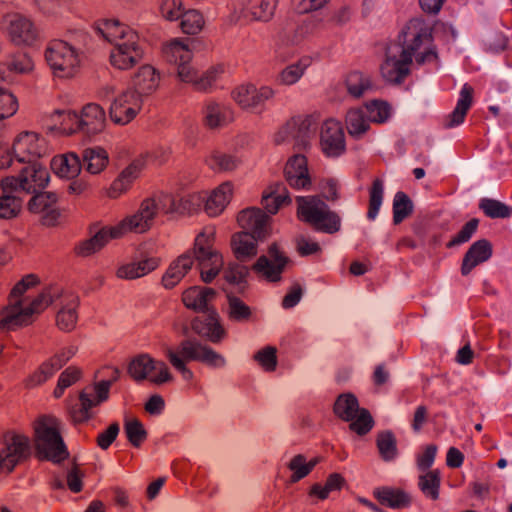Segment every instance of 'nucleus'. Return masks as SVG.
<instances>
[{
  "instance_id": "obj_1",
  "label": "nucleus",
  "mask_w": 512,
  "mask_h": 512,
  "mask_svg": "<svg viewBox=\"0 0 512 512\" xmlns=\"http://www.w3.org/2000/svg\"><path fill=\"white\" fill-rule=\"evenodd\" d=\"M39 283L35 274H28L11 289L8 304L2 309V328L14 330L33 322L34 316L40 314L53 302L58 303L56 324L63 331H71L78 320L77 308L80 304L78 294L57 286L45 288L32 300L23 298L25 292Z\"/></svg>"
},
{
  "instance_id": "obj_2",
  "label": "nucleus",
  "mask_w": 512,
  "mask_h": 512,
  "mask_svg": "<svg viewBox=\"0 0 512 512\" xmlns=\"http://www.w3.org/2000/svg\"><path fill=\"white\" fill-rule=\"evenodd\" d=\"M418 65L437 59L432 44V28L422 19L410 20L398 37V43L387 48L386 57L380 66L382 78L392 84H400L410 73L412 59Z\"/></svg>"
},
{
  "instance_id": "obj_3",
  "label": "nucleus",
  "mask_w": 512,
  "mask_h": 512,
  "mask_svg": "<svg viewBox=\"0 0 512 512\" xmlns=\"http://www.w3.org/2000/svg\"><path fill=\"white\" fill-rule=\"evenodd\" d=\"M12 169L18 174L2 178V219H11L20 213L21 194L41 191L50 180L49 172L39 163L17 165Z\"/></svg>"
},
{
  "instance_id": "obj_4",
  "label": "nucleus",
  "mask_w": 512,
  "mask_h": 512,
  "mask_svg": "<svg viewBox=\"0 0 512 512\" xmlns=\"http://www.w3.org/2000/svg\"><path fill=\"white\" fill-rule=\"evenodd\" d=\"M97 34L113 45L110 53L112 66L127 70L143 58L138 34L116 20H101L95 25Z\"/></svg>"
},
{
  "instance_id": "obj_5",
  "label": "nucleus",
  "mask_w": 512,
  "mask_h": 512,
  "mask_svg": "<svg viewBox=\"0 0 512 512\" xmlns=\"http://www.w3.org/2000/svg\"><path fill=\"white\" fill-rule=\"evenodd\" d=\"M165 354L171 365L187 381L192 380L194 377L193 372L186 365L187 362L198 361L216 369L224 368L227 364L222 354L202 344L197 339L182 340L177 349L168 348Z\"/></svg>"
},
{
  "instance_id": "obj_6",
  "label": "nucleus",
  "mask_w": 512,
  "mask_h": 512,
  "mask_svg": "<svg viewBox=\"0 0 512 512\" xmlns=\"http://www.w3.org/2000/svg\"><path fill=\"white\" fill-rule=\"evenodd\" d=\"M164 54L168 62L177 66L178 79L191 84L197 91H208L223 72L221 66H216L199 75L196 68L189 64L192 59L190 48L179 40H173L166 45Z\"/></svg>"
},
{
  "instance_id": "obj_7",
  "label": "nucleus",
  "mask_w": 512,
  "mask_h": 512,
  "mask_svg": "<svg viewBox=\"0 0 512 512\" xmlns=\"http://www.w3.org/2000/svg\"><path fill=\"white\" fill-rule=\"evenodd\" d=\"M61 422L53 415H41L33 423V441L37 455L54 463L67 458L68 451L60 434Z\"/></svg>"
},
{
  "instance_id": "obj_8",
  "label": "nucleus",
  "mask_w": 512,
  "mask_h": 512,
  "mask_svg": "<svg viewBox=\"0 0 512 512\" xmlns=\"http://www.w3.org/2000/svg\"><path fill=\"white\" fill-rule=\"evenodd\" d=\"M49 153L50 147L43 136L33 131H22L7 147L5 155H2V170L17 165L38 163L37 159Z\"/></svg>"
},
{
  "instance_id": "obj_9",
  "label": "nucleus",
  "mask_w": 512,
  "mask_h": 512,
  "mask_svg": "<svg viewBox=\"0 0 512 512\" xmlns=\"http://www.w3.org/2000/svg\"><path fill=\"white\" fill-rule=\"evenodd\" d=\"M298 217L316 230L333 234L340 230L341 219L329 209L327 204L317 196H299L296 198Z\"/></svg>"
},
{
  "instance_id": "obj_10",
  "label": "nucleus",
  "mask_w": 512,
  "mask_h": 512,
  "mask_svg": "<svg viewBox=\"0 0 512 512\" xmlns=\"http://www.w3.org/2000/svg\"><path fill=\"white\" fill-rule=\"evenodd\" d=\"M45 58L55 77L72 78L80 69L83 55L71 44L56 40L47 47Z\"/></svg>"
},
{
  "instance_id": "obj_11",
  "label": "nucleus",
  "mask_w": 512,
  "mask_h": 512,
  "mask_svg": "<svg viewBox=\"0 0 512 512\" xmlns=\"http://www.w3.org/2000/svg\"><path fill=\"white\" fill-rule=\"evenodd\" d=\"M160 211L158 199L147 198L143 200L135 212L112 226V237L120 239L128 233L142 234L147 232L153 226Z\"/></svg>"
},
{
  "instance_id": "obj_12",
  "label": "nucleus",
  "mask_w": 512,
  "mask_h": 512,
  "mask_svg": "<svg viewBox=\"0 0 512 512\" xmlns=\"http://www.w3.org/2000/svg\"><path fill=\"white\" fill-rule=\"evenodd\" d=\"M105 124L104 109L96 103H89L83 107L80 115L75 112L67 113L61 130L67 135L78 131L86 135H95L103 131Z\"/></svg>"
},
{
  "instance_id": "obj_13",
  "label": "nucleus",
  "mask_w": 512,
  "mask_h": 512,
  "mask_svg": "<svg viewBox=\"0 0 512 512\" xmlns=\"http://www.w3.org/2000/svg\"><path fill=\"white\" fill-rule=\"evenodd\" d=\"M213 236V231H203L197 235L194 243V255L205 283H211L224 264L221 254L213 248Z\"/></svg>"
},
{
  "instance_id": "obj_14",
  "label": "nucleus",
  "mask_w": 512,
  "mask_h": 512,
  "mask_svg": "<svg viewBox=\"0 0 512 512\" xmlns=\"http://www.w3.org/2000/svg\"><path fill=\"white\" fill-rule=\"evenodd\" d=\"M334 413L342 420L350 422V429L359 435L366 434L373 427L369 411L359 407L358 400L352 393H343L337 397Z\"/></svg>"
},
{
  "instance_id": "obj_15",
  "label": "nucleus",
  "mask_w": 512,
  "mask_h": 512,
  "mask_svg": "<svg viewBox=\"0 0 512 512\" xmlns=\"http://www.w3.org/2000/svg\"><path fill=\"white\" fill-rule=\"evenodd\" d=\"M128 374L137 382L150 380L161 385L173 379L167 364L153 359L149 354H139L131 359L128 365Z\"/></svg>"
},
{
  "instance_id": "obj_16",
  "label": "nucleus",
  "mask_w": 512,
  "mask_h": 512,
  "mask_svg": "<svg viewBox=\"0 0 512 512\" xmlns=\"http://www.w3.org/2000/svg\"><path fill=\"white\" fill-rule=\"evenodd\" d=\"M30 439L16 431H8L2 436V472L10 473L29 458Z\"/></svg>"
},
{
  "instance_id": "obj_17",
  "label": "nucleus",
  "mask_w": 512,
  "mask_h": 512,
  "mask_svg": "<svg viewBox=\"0 0 512 512\" xmlns=\"http://www.w3.org/2000/svg\"><path fill=\"white\" fill-rule=\"evenodd\" d=\"M289 263V257L276 243H272L267 254L261 255L253 264L252 270L264 280L277 283L282 280V274Z\"/></svg>"
},
{
  "instance_id": "obj_18",
  "label": "nucleus",
  "mask_w": 512,
  "mask_h": 512,
  "mask_svg": "<svg viewBox=\"0 0 512 512\" xmlns=\"http://www.w3.org/2000/svg\"><path fill=\"white\" fill-rule=\"evenodd\" d=\"M143 99L132 89H126L115 96L109 106V116L117 125H127L141 111Z\"/></svg>"
},
{
  "instance_id": "obj_19",
  "label": "nucleus",
  "mask_w": 512,
  "mask_h": 512,
  "mask_svg": "<svg viewBox=\"0 0 512 512\" xmlns=\"http://www.w3.org/2000/svg\"><path fill=\"white\" fill-rule=\"evenodd\" d=\"M320 145L327 157L337 158L346 150L342 125L334 119L326 120L320 131Z\"/></svg>"
},
{
  "instance_id": "obj_20",
  "label": "nucleus",
  "mask_w": 512,
  "mask_h": 512,
  "mask_svg": "<svg viewBox=\"0 0 512 512\" xmlns=\"http://www.w3.org/2000/svg\"><path fill=\"white\" fill-rule=\"evenodd\" d=\"M161 212L166 214H190L196 212L204 202V197L199 193L171 195L163 194L158 198Z\"/></svg>"
},
{
  "instance_id": "obj_21",
  "label": "nucleus",
  "mask_w": 512,
  "mask_h": 512,
  "mask_svg": "<svg viewBox=\"0 0 512 512\" xmlns=\"http://www.w3.org/2000/svg\"><path fill=\"white\" fill-rule=\"evenodd\" d=\"M111 383V381H102L96 384L90 391L83 390L80 393L79 400L81 407L72 414V418L75 422L88 420L91 417L89 413L90 409L108 399Z\"/></svg>"
},
{
  "instance_id": "obj_22",
  "label": "nucleus",
  "mask_w": 512,
  "mask_h": 512,
  "mask_svg": "<svg viewBox=\"0 0 512 512\" xmlns=\"http://www.w3.org/2000/svg\"><path fill=\"white\" fill-rule=\"evenodd\" d=\"M238 223L243 232L256 237V239L264 240L269 235V216H267L259 208H247L238 215Z\"/></svg>"
},
{
  "instance_id": "obj_23",
  "label": "nucleus",
  "mask_w": 512,
  "mask_h": 512,
  "mask_svg": "<svg viewBox=\"0 0 512 512\" xmlns=\"http://www.w3.org/2000/svg\"><path fill=\"white\" fill-rule=\"evenodd\" d=\"M274 91L267 86L257 89L254 85H241L232 92V98L243 109L252 110L260 107L272 98Z\"/></svg>"
},
{
  "instance_id": "obj_24",
  "label": "nucleus",
  "mask_w": 512,
  "mask_h": 512,
  "mask_svg": "<svg viewBox=\"0 0 512 512\" xmlns=\"http://www.w3.org/2000/svg\"><path fill=\"white\" fill-rule=\"evenodd\" d=\"M8 36L16 45H31L37 38L33 23L26 17L14 14L7 18Z\"/></svg>"
},
{
  "instance_id": "obj_25",
  "label": "nucleus",
  "mask_w": 512,
  "mask_h": 512,
  "mask_svg": "<svg viewBox=\"0 0 512 512\" xmlns=\"http://www.w3.org/2000/svg\"><path fill=\"white\" fill-rule=\"evenodd\" d=\"M34 196L28 202V209L32 213H41L45 225H54L59 217L56 208L57 195L53 192L33 193Z\"/></svg>"
},
{
  "instance_id": "obj_26",
  "label": "nucleus",
  "mask_w": 512,
  "mask_h": 512,
  "mask_svg": "<svg viewBox=\"0 0 512 512\" xmlns=\"http://www.w3.org/2000/svg\"><path fill=\"white\" fill-rule=\"evenodd\" d=\"M310 127V119L302 120L298 126L294 122H289L275 134L274 141L277 144H282L293 137L297 147L306 149L310 145V139L313 135Z\"/></svg>"
},
{
  "instance_id": "obj_27",
  "label": "nucleus",
  "mask_w": 512,
  "mask_h": 512,
  "mask_svg": "<svg viewBox=\"0 0 512 512\" xmlns=\"http://www.w3.org/2000/svg\"><path fill=\"white\" fill-rule=\"evenodd\" d=\"M284 175L287 183L295 189H309L311 179L308 173L305 156L296 154L286 163Z\"/></svg>"
},
{
  "instance_id": "obj_28",
  "label": "nucleus",
  "mask_w": 512,
  "mask_h": 512,
  "mask_svg": "<svg viewBox=\"0 0 512 512\" xmlns=\"http://www.w3.org/2000/svg\"><path fill=\"white\" fill-rule=\"evenodd\" d=\"M194 248L176 258L162 277V285L166 289L174 288L192 269L195 260Z\"/></svg>"
},
{
  "instance_id": "obj_29",
  "label": "nucleus",
  "mask_w": 512,
  "mask_h": 512,
  "mask_svg": "<svg viewBox=\"0 0 512 512\" xmlns=\"http://www.w3.org/2000/svg\"><path fill=\"white\" fill-rule=\"evenodd\" d=\"M492 256V246L486 239H480L474 242L465 253L461 274L467 276L473 268L486 262Z\"/></svg>"
},
{
  "instance_id": "obj_30",
  "label": "nucleus",
  "mask_w": 512,
  "mask_h": 512,
  "mask_svg": "<svg viewBox=\"0 0 512 512\" xmlns=\"http://www.w3.org/2000/svg\"><path fill=\"white\" fill-rule=\"evenodd\" d=\"M279 0H243L242 16L244 18L268 22L275 13Z\"/></svg>"
},
{
  "instance_id": "obj_31",
  "label": "nucleus",
  "mask_w": 512,
  "mask_h": 512,
  "mask_svg": "<svg viewBox=\"0 0 512 512\" xmlns=\"http://www.w3.org/2000/svg\"><path fill=\"white\" fill-rule=\"evenodd\" d=\"M192 330L208 338L213 343H218L225 335V330L218 321V315L215 311H209L204 321L196 318L191 324Z\"/></svg>"
},
{
  "instance_id": "obj_32",
  "label": "nucleus",
  "mask_w": 512,
  "mask_h": 512,
  "mask_svg": "<svg viewBox=\"0 0 512 512\" xmlns=\"http://www.w3.org/2000/svg\"><path fill=\"white\" fill-rule=\"evenodd\" d=\"M203 113L205 124L211 129L223 127L234 118L233 111L228 105L215 101H208Z\"/></svg>"
},
{
  "instance_id": "obj_33",
  "label": "nucleus",
  "mask_w": 512,
  "mask_h": 512,
  "mask_svg": "<svg viewBox=\"0 0 512 512\" xmlns=\"http://www.w3.org/2000/svg\"><path fill=\"white\" fill-rule=\"evenodd\" d=\"M159 74L156 69L150 65H143L133 78V91L143 99V96L154 92L159 85Z\"/></svg>"
},
{
  "instance_id": "obj_34",
  "label": "nucleus",
  "mask_w": 512,
  "mask_h": 512,
  "mask_svg": "<svg viewBox=\"0 0 512 512\" xmlns=\"http://www.w3.org/2000/svg\"><path fill=\"white\" fill-rule=\"evenodd\" d=\"M260 239H256L248 232H238L231 239L232 251L239 261H248L257 254V246Z\"/></svg>"
},
{
  "instance_id": "obj_35",
  "label": "nucleus",
  "mask_w": 512,
  "mask_h": 512,
  "mask_svg": "<svg viewBox=\"0 0 512 512\" xmlns=\"http://www.w3.org/2000/svg\"><path fill=\"white\" fill-rule=\"evenodd\" d=\"M215 290L212 288L191 287L183 293V303L196 312L211 311L208 303L215 297Z\"/></svg>"
},
{
  "instance_id": "obj_36",
  "label": "nucleus",
  "mask_w": 512,
  "mask_h": 512,
  "mask_svg": "<svg viewBox=\"0 0 512 512\" xmlns=\"http://www.w3.org/2000/svg\"><path fill=\"white\" fill-rule=\"evenodd\" d=\"M81 167L80 158L73 152L55 156L51 161L52 170L61 178H75L79 175Z\"/></svg>"
},
{
  "instance_id": "obj_37",
  "label": "nucleus",
  "mask_w": 512,
  "mask_h": 512,
  "mask_svg": "<svg viewBox=\"0 0 512 512\" xmlns=\"http://www.w3.org/2000/svg\"><path fill=\"white\" fill-rule=\"evenodd\" d=\"M112 226L103 227L91 238L79 242L75 247V253L81 257L91 256L100 251L112 237Z\"/></svg>"
},
{
  "instance_id": "obj_38",
  "label": "nucleus",
  "mask_w": 512,
  "mask_h": 512,
  "mask_svg": "<svg viewBox=\"0 0 512 512\" xmlns=\"http://www.w3.org/2000/svg\"><path fill=\"white\" fill-rule=\"evenodd\" d=\"M232 195V184L225 182L212 191L208 198H204L205 211L210 216L219 215L227 206Z\"/></svg>"
},
{
  "instance_id": "obj_39",
  "label": "nucleus",
  "mask_w": 512,
  "mask_h": 512,
  "mask_svg": "<svg viewBox=\"0 0 512 512\" xmlns=\"http://www.w3.org/2000/svg\"><path fill=\"white\" fill-rule=\"evenodd\" d=\"M378 501L392 509H401L411 504V496L404 490L391 487H382L374 491Z\"/></svg>"
},
{
  "instance_id": "obj_40",
  "label": "nucleus",
  "mask_w": 512,
  "mask_h": 512,
  "mask_svg": "<svg viewBox=\"0 0 512 512\" xmlns=\"http://www.w3.org/2000/svg\"><path fill=\"white\" fill-rule=\"evenodd\" d=\"M473 92L474 90L470 85L464 84L462 86L456 107L448 116L447 127L451 128L463 123L465 115L472 104Z\"/></svg>"
},
{
  "instance_id": "obj_41",
  "label": "nucleus",
  "mask_w": 512,
  "mask_h": 512,
  "mask_svg": "<svg viewBox=\"0 0 512 512\" xmlns=\"http://www.w3.org/2000/svg\"><path fill=\"white\" fill-rule=\"evenodd\" d=\"M346 128L353 137H360L366 133L370 127V120L364 108H353L346 114Z\"/></svg>"
},
{
  "instance_id": "obj_42",
  "label": "nucleus",
  "mask_w": 512,
  "mask_h": 512,
  "mask_svg": "<svg viewBox=\"0 0 512 512\" xmlns=\"http://www.w3.org/2000/svg\"><path fill=\"white\" fill-rule=\"evenodd\" d=\"M82 159L85 169L91 174L100 173L108 163V155L101 147L86 148Z\"/></svg>"
},
{
  "instance_id": "obj_43",
  "label": "nucleus",
  "mask_w": 512,
  "mask_h": 512,
  "mask_svg": "<svg viewBox=\"0 0 512 512\" xmlns=\"http://www.w3.org/2000/svg\"><path fill=\"white\" fill-rule=\"evenodd\" d=\"M207 164L217 172H232L241 165V159L234 154L215 151L208 157Z\"/></svg>"
},
{
  "instance_id": "obj_44",
  "label": "nucleus",
  "mask_w": 512,
  "mask_h": 512,
  "mask_svg": "<svg viewBox=\"0 0 512 512\" xmlns=\"http://www.w3.org/2000/svg\"><path fill=\"white\" fill-rule=\"evenodd\" d=\"M346 87L351 96L359 98L374 90L375 85L368 75L355 71L348 75L346 79Z\"/></svg>"
},
{
  "instance_id": "obj_45",
  "label": "nucleus",
  "mask_w": 512,
  "mask_h": 512,
  "mask_svg": "<svg viewBox=\"0 0 512 512\" xmlns=\"http://www.w3.org/2000/svg\"><path fill=\"white\" fill-rule=\"evenodd\" d=\"M363 108L371 123H385L391 118L393 113V109L390 104L379 99L367 102Z\"/></svg>"
},
{
  "instance_id": "obj_46",
  "label": "nucleus",
  "mask_w": 512,
  "mask_h": 512,
  "mask_svg": "<svg viewBox=\"0 0 512 512\" xmlns=\"http://www.w3.org/2000/svg\"><path fill=\"white\" fill-rule=\"evenodd\" d=\"M289 202L290 198L287 194V190L282 184L275 185L270 193L262 197V204L270 214L277 213L280 206Z\"/></svg>"
},
{
  "instance_id": "obj_47",
  "label": "nucleus",
  "mask_w": 512,
  "mask_h": 512,
  "mask_svg": "<svg viewBox=\"0 0 512 512\" xmlns=\"http://www.w3.org/2000/svg\"><path fill=\"white\" fill-rule=\"evenodd\" d=\"M418 487L422 493L432 499L439 497L440 473L438 470L427 471L419 476Z\"/></svg>"
},
{
  "instance_id": "obj_48",
  "label": "nucleus",
  "mask_w": 512,
  "mask_h": 512,
  "mask_svg": "<svg viewBox=\"0 0 512 512\" xmlns=\"http://www.w3.org/2000/svg\"><path fill=\"white\" fill-rule=\"evenodd\" d=\"M377 447L384 461H393L397 457L396 438L391 431H383L378 434Z\"/></svg>"
},
{
  "instance_id": "obj_49",
  "label": "nucleus",
  "mask_w": 512,
  "mask_h": 512,
  "mask_svg": "<svg viewBox=\"0 0 512 512\" xmlns=\"http://www.w3.org/2000/svg\"><path fill=\"white\" fill-rule=\"evenodd\" d=\"M124 432L128 441L134 447H139L147 438V431L136 418H127L124 423Z\"/></svg>"
},
{
  "instance_id": "obj_50",
  "label": "nucleus",
  "mask_w": 512,
  "mask_h": 512,
  "mask_svg": "<svg viewBox=\"0 0 512 512\" xmlns=\"http://www.w3.org/2000/svg\"><path fill=\"white\" fill-rule=\"evenodd\" d=\"M413 211V204L404 192H397L393 199V222L401 223Z\"/></svg>"
},
{
  "instance_id": "obj_51",
  "label": "nucleus",
  "mask_w": 512,
  "mask_h": 512,
  "mask_svg": "<svg viewBox=\"0 0 512 512\" xmlns=\"http://www.w3.org/2000/svg\"><path fill=\"white\" fill-rule=\"evenodd\" d=\"M309 66L308 59L299 60L296 63L288 65L279 75V82L283 85L295 84L304 74Z\"/></svg>"
},
{
  "instance_id": "obj_52",
  "label": "nucleus",
  "mask_w": 512,
  "mask_h": 512,
  "mask_svg": "<svg viewBox=\"0 0 512 512\" xmlns=\"http://www.w3.org/2000/svg\"><path fill=\"white\" fill-rule=\"evenodd\" d=\"M253 359L265 372H274L277 368V349L274 346H265L258 350Z\"/></svg>"
},
{
  "instance_id": "obj_53",
  "label": "nucleus",
  "mask_w": 512,
  "mask_h": 512,
  "mask_svg": "<svg viewBox=\"0 0 512 512\" xmlns=\"http://www.w3.org/2000/svg\"><path fill=\"white\" fill-rule=\"evenodd\" d=\"M479 207L490 218H508L512 214L509 206L494 199H482Z\"/></svg>"
},
{
  "instance_id": "obj_54",
  "label": "nucleus",
  "mask_w": 512,
  "mask_h": 512,
  "mask_svg": "<svg viewBox=\"0 0 512 512\" xmlns=\"http://www.w3.org/2000/svg\"><path fill=\"white\" fill-rule=\"evenodd\" d=\"M384 185L383 181L376 179L370 189L369 198V209L367 212V218L369 220H375L383 201Z\"/></svg>"
},
{
  "instance_id": "obj_55",
  "label": "nucleus",
  "mask_w": 512,
  "mask_h": 512,
  "mask_svg": "<svg viewBox=\"0 0 512 512\" xmlns=\"http://www.w3.org/2000/svg\"><path fill=\"white\" fill-rule=\"evenodd\" d=\"M228 316L237 322L247 321L251 316V309L241 299L235 296H228Z\"/></svg>"
},
{
  "instance_id": "obj_56",
  "label": "nucleus",
  "mask_w": 512,
  "mask_h": 512,
  "mask_svg": "<svg viewBox=\"0 0 512 512\" xmlns=\"http://www.w3.org/2000/svg\"><path fill=\"white\" fill-rule=\"evenodd\" d=\"M204 25L202 15L196 10L183 12L180 18V27L186 34L198 33Z\"/></svg>"
},
{
  "instance_id": "obj_57",
  "label": "nucleus",
  "mask_w": 512,
  "mask_h": 512,
  "mask_svg": "<svg viewBox=\"0 0 512 512\" xmlns=\"http://www.w3.org/2000/svg\"><path fill=\"white\" fill-rule=\"evenodd\" d=\"M70 355L65 359L59 357H53L49 361L45 362L39 369V372L34 375L35 382L37 384L45 382L49 379L56 371H58L68 360Z\"/></svg>"
},
{
  "instance_id": "obj_58",
  "label": "nucleus",
  "mask_w": 512,
  "mask_h": 512,
  "mask_svg": "<svg viewBox=\"0 0 512 512\" xmlns=\"http://www.w3.org/2000/svg\"><path fill=\"white\" fill-rule=\"evenodd\" d=\"M322 23V19L317 17H310L303 21L295 29L294 35L291 38L292 43H298L301 40L313 35Z\"/></svg>"
},
{
  "instance_id": "obj_59",
  "label": "nucleus",
  "mask_w": 512,
  "mask_h": 512,
  "mask_svg": "<svg viewBox=\"0 0 512 512\" xmlns=\"http://www.w3.org/2000/svg\"><path fill=\"white\" fill-rule=\"evenodd\" d=\"M288 469L292 472L290 477L291 483H296L309 475L306 466V457L302 454H297L291 458L287 464Z\"/></svg>"
},
{
  "instance_id": "obj_60",
  "label": "nucleus",
  "mask_w": 512,
  "mask_h": 512,
  "mask_svg": "<svg viewBox=\"0 0 512 512\" xmlns=\"http://www.w3.org/2000/svg\"><path fill=\"white\" fill-rule=\"evenodd\" d=\"M80 375V370L75 367H68L65 369L58 379L57 387L54 390V396L56 398L61 397L64 390L75 383L80 378Z\"/></svg>"
},
{
  "instance_id": "obj_61",
  "label": "nucleus",
  "mask_w": 512,
  "mask_h": 512,
  "mask_svg": "<svg viewBox=\"0 0 512 512\" xmlns=\"http://www.w3.org/2000/svg\"><path fill=\"white\" fill-rule=\"evenodd\" d=\"M7 68L15 73H27L32 70L33 62L26 53H17L7 62Z\"/></svg>"
},
{
  "instance_id": "obj_62",
  "label": "nucleus",
  "mask_w": 512,
  "mask_h": 512,
  "mask_svg": "<svg viewBox=\"0 0 512 512\" xmlns=\"http://www.w3.org/2000/svg\"><path fill=\"white\" fill-rule=\"evenodd\" d=\"M478 219H471L462 229L455 235V237L447 244L448 247H454L468 242L475 234L478 228Z\"/></svg>"
},
{
  "instance_id": "obj_63",
  "label": "nucleus",
  "mask_w": 512,
  "mask_h": 512,
  "mask_svg": "<svg viewBox=\"0 0 512 512\" xmlns=\"http://www.w3.org/2000/svg\"><path fill=\"white\" fill-rule=\"evenodd\" d=\"M162 16L169 21L180 20L183 9L178 0H164L160 6Z\"/></svg>"
},
{
  "instance_id": "obj_64",
  "label": "nucleus",
  "mask_w": 512,
  "mask_h": 512,
  "mask_svg": "<svg viewBox=\"0 0 512 512\" xmlns=\"http://www.w3.org/2000/svg\"><path fill=\"white\" fill-rule=\"evenodd\" d=\"M437 453L436 445H428L425 447L424 451L418 455L417 457V466L423 471H430L429 468L432 466Z\"/></svg>"
}]
</instances>
